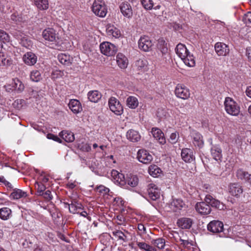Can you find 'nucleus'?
I'll use <instances>...</instances> for the list:
<instances>
[{
	"label": "nucleus",
	"instance_id": "4c0bfd02",
	"mask_svg": "<svg viewBox=\"0 0 251 251\" xmlns=\"http://www.w3.org/2000/svg\"><path fill=\"white\" fill-rule=\"evenodd\" d=\"M136 245L142 250L145 251H157L154 247L151 246L145 242L136 241Z\"/></svg>",
	"mask_w": 251,
	"mask_h": 251
},
{
	"label": "nucleus",
	"instance_id": "9b49d317",
	"mask_svg": "<svg viewBox=\"0 0 251 251\" xmlns=\"http://www.w3.org/2000/svg\"><path fill=\"white\" fill-rule=\"evenodd\" d=\"M137 159L144 164H149L153 159L152 155L146 150L141 149L137 152Z\"/></svg>",
	"mask_w": 251,
	"mask_h": 251
},
{
	"label": "nucleus",
	"instance_id": "13d9d810",
	"mask_svg": "<svg viewBox=\"0 0 251 251\" xmlns=\"http://www.w3.org/2000/svg\"><path fill=\"white\" fill-rule=\"evenodd\" d=\"M0 182L8 188H11L12 187L11 183L7 181L3 176H0Z\"/></svg>",
	"mask_w": 251,
	"mask_h": 251
},
{
	"label": "nucleus",
	"instance_id": "0eeeda50",
	"mask_svg": "<svg viewBox=\"0 0 251 251\" xmlns=\"http://www.w3.org/2000/svg\"><path fill=\"white\" fill-rule=\"evenodd\" d=\"M175 93L177 98L183 100H187L190 96L189 89L183 84L176 85L175 89Z\"/></svg>",
	"mask_w": 251,
	"mask_h": 251
},
{
	"label": "nucleus",
	"instance_id": "4be33fe9",
	"mask_svg": "<svg viewBox=\"0 0 251 251\" xmlns=\"http://www.w3.org/2000/svg\"><path fill=\"white\" fill-rule=\"evenodd\" d=\"M106 33L110 37L118 38L121 36L120 30L112 25H108L106 27Z\"/></svg>",
	"mask_w": 251,
	"mask_h": 251
},
{
	"label": "nucleus",
	"instance_id": "37998d69",
	"mask_svg": "<svg viewBox=\"0 0 251 251\" xmlns=\"http://www.w3.org/2000/svg\"><path fill=\"white\" fill-rule=\"evenodd\" d=\"M12 87L16 90L22 91L24 89V85L18 78L13 79Z\"/></svg>",
	"mask_w": 251,
	"mask_h": 251
},
{
	"label": "nucleus",
	"instance_id": "79ce46f5",
	"mask_svg": "<svg viewBox=\"0 0 251 251\" xmlns=\"http://www.w3.org/2000/svg\"><path fill=\"white\" fill-rule=\"evenodd\" d=\"M26 196V193L23 191L21 189H15L11 195L10 197L13 199H19Z\"/></svg>",
	"mask_w": 251,
	"mask_h": 251
},
{
	"label": "nucleus",
	"instance_id": "f8f14e48",
	"mask_svg": "<svg viewBox=\"0 0 251 251\" xmlns=\"http://www.w3.org/2000/svg\"><path fill=\"white\" fill-rule=\"evenodd\" d=\"M13 35L18 39L21 40L20 43L22 46L26 49H30L33 46L32 42L30 41L27 37L25 36L23 34V36L21 34L20 31H16L13 33Z\"/></svg>",
	"mask_w": 251,
	"mask_h": 251
},
{
	"label": "nucleus",
	"instance_id": "473e14b6",
	"mask_svg": "<svg viewBox=\"0 0 251 251\" xmlns=\"http://www.w3.org/2000/svg\"><path fill=\"white\" fill-rule=\"evenodd\" d=\"M148 172L151 176L154 177L159 176L162 174L161 169L156 165H151L150 166Z\"/></svg>",
	"mask_w": 251,
	"mask_h": 251
},
{
	"label": "nucleus",
	"instance_id": "a18cd8bd",
	"mask_svg": "<svg viewBox=\"0 0 251 251\" xmlns=\"http://www.w3.org/2000/svg\"><path fill=\"white\" fill-rule=\"evenodd\" d=\"M30 79L35 82H38L40 81L41 78V74L38 70H33L30 73Z\"/></svg>",
	"mask_w": 251,
	"mask_h": 251
},
{
	"label": "nucleus",
	"instance_id": "2eb2a0df",
	"mask_svg": "<svg viewBox=\"0 0 251 251\" xmlns=\"http://www.w3.org/2000/svg\"><path fill=\"white\" fill-rule=\"evenodd\" d=\"M191 136L193 139V143L195 147L201 148L203 147L204 142L202 135L196 131H193L191 133Z\"/></svg>",
	"mask_w": 251,
	"mask_h": 251
},
{
	"label": "nucleus",
	"instance_id": "dca6fc26",
	"mask_svg": "<svg viewBox=\"0 0 251 251\" xmlns=\"http://www.w3.org/2000/svg\"><path fill=\"white\" fill-rule=\"evenodd\" d=\"M121 13L125 17L130 18L132 16V9L131 5L127 2H123L120 5Z\"/></svg>",
	"mask_w": 251,
	"mask_h": 251
},
{
	"label": "nucleus",
	"instance_id": "f03ea898",
	"mask_svg": "<svg viewBox=\"0 0 251 251\" xmlns=\"http://www.w3.org/2000/svg\"><path fill=\"white\" fill-rule=\"evenodd\" d=\"M224 104L225 110L228 114L233 116L239 115L240 112V107L232 98L226 97Z\"/></svg>",
	"mask_w": 251,
	"mask_h": 251
},
{
	"label": "nucleus",
	"instance_id": "58836bf2",
	"mask_svg": "<svg viewBox=\"0 0 251 251\" xmlns=\"http://www.w3.org/2000/svg\"><path fill=\"white\" fill-rule=\"evenodd\" d=\"M11 214V210L8 207H3L0 209V218L3 220L8 219Z\"/></svg>",
	"mask_w": 251,
	"mask_h": 251
},
{
	"label": "nucleus",
	"instance_id": "5701e85b",
	"mask_svg": "<svg viewBox=\"0 0 251 251\" xmlns=\"http://www.w3.org/2000/svg\"><path fill=\"white\" fill-rule=\"evenodd\" d=\"M151 133L153 137L158 141L160 144H164L166 143V139L162 131L156 127L152 128Z\"/></svg>",
	"mask_w": 251,
	"mask_h": 251
},
{
	"label": "nucleus",
	"instance_id": "bb28decb",
	"mask_svg": "<svg viewBox=\"0 0 251 251\" xmlns=\"http://www.w3.org/2000/svg\"><path fill=\"white\" fill-rule=\"evenodd\" d=\"M126 104L130 109H135L139 105L138 99L135 96H130L126 99Z\"/></svg>",
	"mask_w": 251,
	"mask_h": 251
},
{
	"label": "nucleus",
	"instance_id": "3c124183",
	"mask_svg": "<svg viewBox=\"0 0 251 251\" xmlns=\"http://www.w3.org/2000/svg\"><path fill=\"white\" fill-rule=\"evenodd\" d=\"M64 75V73L63 71L55 70L53 71L51 73V78L53 80H56L62 77Z\"/></svg>",
	"mask_w": 251,
	"mask_h": 251
},
{
	"label": "nucleus",
	"instance_id": "864d4df0",
	"mask_svg": "<svg viewBox=\"0 0 251 251\" xmlns=\"http://www.w3.org/2000/svg\"><path fill=\"white\" fill-rule=\"evenodd\" d=\"M0 41L3 43L8 42L10 37L4 31L0 29Z\"/></svg>",
	"mask_w": 251,
	"mask_h": 251
},
{
	"label": "nucleus",
	"instance_id": "49530a36",
	"mask_svg": "<svg viewBox=\"0 0 251 251\" xmlns=\"http://www.w3.org/2000/svg\"><path fill=\"white\" fill-rule=\"evenodd\" d=\"M158 48L163 55L166 54L168 51L167 43L164 40L159 41Z\"/></svg>",
	"mask_w": 251,
	"mask_h": 251
},
{
	"label": "nucleus",
	"instance_id": "f704fd0d",
	"mask_svg": "<svg viewBox=\"0 0 251 251\" xmlns=\"http://www.w3.org/2000/svg\"><path fill=\"white\" fill-rule=\"evenodd\" d=\"M204 200L206 203L211 205L212 207L218 208L220 207V201L213 198L211 195H206L205 197Z\"/></svg>",
	"mask_w": 251,
	"mask_h": 251
},
{
	"label": "nucleus",
	"instance_id": "bf43d9fd",
	"mask_svg": "<svg viewBox=\"0 0 251 251\" xmlns=\"http://www.w3.org/2000/svg\"><path fill=\"white\" fill-rule=\"evenodd\" d=\"M11 20L16 22V23H19V22H21L22 21V18L20 17L19 15L16 13H14L13 14H12L11 15Z\"/></svg>",
	"mask_w": 251,
	"mask_h": 251
},
{
	"label": "nucleus",
	"instance_id": "052dcab7",
	"mask_svg": "<svg viewBox=\"0 0 251 251\" xmlns=\"http://www.w3.org/2000/svg\"><path fill=\"white\" fill-rule=\"evenodd\" d=\"M228 192L233 196L237 197L242 193V189H228Z\"/></svg>",
	"mask_w": 251,
	"mask_h": 251
},
{
	"label": "nucleus",
	"instance_id": "774afa93",
	"mask_svg": "<svg viewBox=\"0 0 251 251\" xmlns=\"http://www.w3.org/2000/svg\"><path fill=\"white\" fill-rule=\"evenodd\" d=\"M247 53L248 58L251 61V50L250 49L247 50Z\"/></svg>",
	"mask_w": 251,
	"mask_h": 251
},
{
	"label": "nucleus",
	"instance_id": "603ef678",
	"mask_svg": "<svg viewBox=\"0 0 251 251\" xmlns=\"http://www.w3.org/2000/svg\"><path fill=\"white\" fill-rule=\"evenodd\" d=\"M113 234L119 240H123L124 242L126 241V237L124 233L120 230H116L113 232Z\"/></svg>",
	"mask_w": 251,
	"mask_h": 251
},
{
	"label": "nucleus",
	"instance_id": "393cba45",
	"mask_svg": "<svg viewBox=\"0 0 251 251\" xmlns=\"http://www.w3.org/2000/svg\"><path fill=\"white\" fill-rule=\"evenodd\" d=\"M211 153L213 158L216 161L222 158V150L219 146L214 145L211 149Z\"/></svg>",
	"mask_w": 251,
	"mask_h": 251
},
{
	"label": "nucleus",
	"instance_id": "2f4dec72",
	"mask_svg": "<svg viewBox=\"0 0 251 251\" xmlns=\"http://www.w3.org/2000/svg\"><path fill=\"white\" fill-rule=\"evenodd\" d=\"M147 191V194L145 198L148 197L152 201H156L160 197V193L157 190L158 189H146Z\"/></svg>",
	"mask_w": 251,
	"mask_h": 251
},
{
	"label": "nucleus",
	"instance_id": "c9c22d12",
	"mask_svg": "<svg viewBox=\"0 0 251 251\" xmlns=\"http://www.w3.org/2000/svg\"><path fill=\"white\" fill-rule=\"evenodd\" d=\"M184 205L183 201L180 199L173 200L171 203V208L174 211L180 210Z\"/></svg>",
	"mask_w": 251,
	"mask_h": 251
},
{
	"label": "nucleus",
	"instance_id": "1a4fd4ad",
	"mask_svg": "<svg viewBox=\"0 0 251 251\" xmlns=\"http://www.w3.org/2000/svg\"><path fill=\"white\" fill-rule=\"evenodd\" d=\"M207 230L213 233H218L223 231L224 224L218 220L211 221L207 226Z\"/></svg>",
	"mask_w": 251,
	"mask_h": 251
},
{
	"label": "nucleus",
	"instance_id": "5fc2aeb1",
	"mask_svg": "<svg viewBox=\"0 0 251 251\" xmlns=\"http://www.w3.org/2000/svg\"><path fill=\"white\" fill-rule=\"evenodd\" d=\"M78 148L83 151H89L91 150L90 146L87 143H82L78 145Z\"/></svg>",
	"mask_w": 251,
	"mask_h": 251
},
{
	"label": "nucleus",
	"instance_id": "680f3d73",
	"mask_svg": "<svg viewBox=\"0 0 251 251\" xmlns=\"http://www.w3.org/2000/svg\"><path fill=\"white\" fill-rule=\"evenodd\" d=\"M47 137L48 139H52L54 141H55L59 142V143L61 142V139L59 137H58V136H57L56 135H55L53 134H51V133L48 134Z\"/></svg>",
	"mask_w": 251,
	"mask_h": 251
},
{
	"label": "nucleus",
	"instance_id": "c85d7f7f",
	"mask_svg": "<svg viewBox=\"0 0 251 251\" xmlns=\"http://www.w3.org/2000/svg\"><path fill=\"white\" fill-rule=\"evenodd\" d=\"M87 96L89 100L93 102H97L101 98V94L97 90L89 92Z\"/></svg>",
	"mask_w": 251,
	"mask_h": 251
},
{
	"label": "nucleus",
	"instance_id": "39448f33",
	"mask_svg": "<svg viewBox=\"0 0 251 251\" xmlns=\"http://www.w3.org/2000/svg\"><path fill=\"white\" fill-rule=\"evenodd\" d=\"M108 106L110 110L117 116H121L124 112L122 105L116 98L111 97L108 100Z\"/></svg>",
	"mask_w": 251,
	"mask_h": 251
},
{
	"label": "nucleus",
	"instance_id": "a878e982",
	"mask_svg": "<svg viewBox=\"0 0 251 251\" xmlns=\"http://www.w3.org/2000/svg\"><path fill=\"white\" fill-rule=\"evenodd\" d=\"M126 137L129 141L133 142H136L140 140L141 135L137 131L130 129L126 133Z\"/></svg>",
	"mask_w": 251,
	"mask_h": 251
},
{
	"label": "nucleus",
	"instance_id": "0e129e2a",
	"mask_svg": "<svg viewBox=\"0 0 251 251\" xmlns=\"http://www.w3.org/2000/svg\"><path fill=\"white\" fill-rule=\"evenodd\" d=\"M179 240L181 242V244L183 245L184 247H188V245L190 244L189 242L187 240H183L180 238Z\"/></svg>",
	"mask_w": 251,
	"mask_h": 251
},
{
	"label": "nucleus",
	"instance_id": "f3484780",
	"mask_svg": "<svg viewBox=\"0 0 251 251\" xmlns=\"http://www.w3.org/2000/svg\"><path fill=\"white\" fill-rule=\"evenodd\" d=\"M23 60L27 65L32 66L36 63L37 57L34 53L27 52L23 55Z\"/></svg>",
	"mask_w": 251,
	"mask_h": 251
},
{
	"label": "nucleus",
	"instance_id": "aec40b11",
	"mask_svg": "<svg viewBox=\"0 0 251 251\" xmlns=\"http://www.w3.org/2000/svg\"><path fill=\"white\" fill-rule=\"evenodd\" d=\"M148 65V60L144 58L139 59L135 62V64L136 69L141 72L147 71L149 70Z\"/></svg>",
	"mask_w": 251,
	"mask_h": 251
},
{
	"label": "nucleus",
	"instance_id": "e2e57ef3",
	"mask_svg": "<svg viewBox=\"0 0 251 251\" xmlns=\"http://www.w3.org/2000/svg\"><path fill=\"white\" fill-rule=\"evenodd\" d=\"M138 229L142 234H145L146 233V228L144 225L142 224H138Z\"/></svg>",
	"mask_w": 251,
	"mask_h": 251
},
{
	"label": "nucleus",
	"instance_id": "de8ad7c7",
	"mask_svg": "<svg viewBox=\"0 0 251 251\" xmlns=\"http://www.w3.org/2000/svg\"><path fill=\"white\" fill-rule=\"evenodd\" d=\"M46 189H38L37 193L39 195H43L44 198L48 200H50L52 198V196L50 191L48 190L46 192H44Z\"/></svg>",
	"mask_w": 251,
	"mask_h": 251
},
{
	"label": "nucleus",
	"instance_id": "72a5a7b5",
	"mask_svg": "<svg viewBox=\"0 0 251 251\" xmlns=\"http://www.w3.org/2000/svg\"><path fill=\"white\" fill-rule=\"evenodd\" d=\"M59 135L67 142H72L75 140L74 134L68 131H62L59 133Z\"/></svg>",
	"mask_w": 251,
	"mask_h": 251
},
{
	"label": "nucleus",
	"instance_id": "c756f323",
	"mask_svg": "<svg viewBox=\"0 0 251 251\" xmlns=\"http://www.w3.org/2000/svg\"><path fill=\"white\" fill-rule=\"evenodd\" d=\"M59 61L63 65L69 66L72 63V59L69 55L66 53H60L57 56Z\"/></svg>",
	"mask_w": 251,
	"mask_h": 251
},
{
	"label": "nucleus",
	"instance_id": "09e8293b",
	"mask_svg": "<svg viewBox=\"0 0 251 251\" xmlns=\"http://www.w3.org/2000/svg\"><path fill=\"white\" fill-rule=\"evenodd\" d=\"M145 9L151 10L153 8L154 2L152 0H140Z\"/></svg>",
	"mask_w": 251,
	"mask_h": 251
},
{
	"label": "nucleus",
	"instance_id": "6e6552de",
	"mask_svg": "<svg viewBox=\"0 0 251 251\" xmlns=\"http://www.w3.org/2000/svg\"><path fill=\"white\" fill-rule=\"evenodd\" d=\"M112 181L119 186H124L126 184V180L124 175L116 170H112L111 172Z\"/></svg>",
	"mask_w": 251,
	"mask_h": 251
},
{
	"label": "nucleus",
	"instance_id": "338daca9",
	"mask_svg": "<svg viewBox=\"0 0 251 251\" xmlns=\"http://www.w3.org/2000/svg\"><path fill=\"white\" fill-rule=\"evenodd\" d=\"M4 9V8L3 5L0 2V15L3 13Z\"/></svg>",
	"mask_w": 251,
	"mask_h": 251
},
{
	"label": "nucleus",
	"instance_id": "cd10ccee",
	"mask_svg": "<svg viewBox=\"0 0 251 251\" xmlns=\"http://www.w3.org/2000/svg\"><path fill=\"white\" fill-rule=\"evenodd\" d=\"M126 183L131 187H136L139 183L138 177L132 174L127 175L126 176Z\"/></svg>",
	"mask_w": 251,
	"mask_h": 251
},
{
	"label": "nucleus",
	"instance_id": "c03bdc74",
	"mask_svg": "<svg viewBox=\"0 0 251 251\" xmlns=\"http://www.w3.org/2000/svg\"><path fill=\"white\" fill-rule=\"evenodd\" d=\"M69 211L71 213H76L79 212V210L81 209V205L79 203H72L70 204H67Z\"/></svg>",
	"mask_w": 251,
	"mask_h": 251
},
{
	"label": "nucleus",
	"instance_id": "7c9ffc66",
	"mask_svg": "<svg viewBox=\"0 0 251 251\" xmlns=\"http://www.w3.org/2000/svg\"><path fill=\"white\" fill-rule=\"evenodd\" d=\"M37 173H39L40 175L39 176V180L40 181V183L42 185L43 187L44 188H49L51 187V185L49 182V178L46 176L45 173L42 172L40 174L39 171L37 172Z\"/></svg>",
	"mask_w": 251,
	"mask_h": 251
},
{
	"label": "nucleus",
	"instance_id": "a211bd4d",
	"mask_svg": "<svg viewBox=\"0 0 251 251\" xmlns=\"http://www.w3.org/2000/svg\"><path fill=\"white\" fill-rule=\"evenodd\" d=\"M197 211L202 215H207L210 213L211 207L206 202L197 203L195 206Z\"/></svg>",
	"mask_w": 251,
	"mask_h": 251
},
{
	"label": "nucleus",
	"instance_id": "412c9836",
	"mask_svg": "<svg viewBox=\"0 0 251 251\" xmlns=\"http://www.w3.org/2000/svg\"><path fill=\"white\" fill-rule=\"evenodd\" d=\"M193 220L189 218L183 217L177 220L178 226L182 229H189L191 227Z\"/></svg>",
	"mask_w": 251,
	"mask_h": 251
},
{
	"label": "nucleus",
	"instance_id": "ea45409f",
	"mask_svg": "<svg viewBox=\"0 0 251 251\" xmlns=\"http://www.w3.org/2000/svg\"><path fill=\"white\" fill-rule=\"evenodd\" d=\"M34 3L40 10H46L49 7L48 0H34Z\"/></svg>",
	"mask_w": 251,
	"mask_h": 251
},
{
	"label": "nucleus",
	"instance_id": "6ab92c4d",
	"mask_svg": "<svg viewBox=\"0 0 251 251\" xmlns=\"http://www.w3.org/2000/svg\"><path fill=\"white\" fill-rule=\"evenodd\" d=\"M181 156L186 162H191L195 160L193 151L190 149L184 148L182 150Z\"/></svg>",
	"mask_w": 251,
	"mask_h": 251
},
{
	"label": "nucleus",
	"instance_id": "9d476101",
	"mask_svg": "<svg viewBox=\"0 0 251 251\" xmlns=\"http://www.w3.org/2000/svg\"><path fill=\"white\" fill-rule=\"evenodd\" d=\"M138 46L143 51H149L151 49L152 43L148 36H143L138 41Z\"/></svg>",
	"mask_w": 251,
	"mask_h": 251
},
{
	"label": "nucleus",
	"instance_id": "ddd939ff",
	"mask_svg": "<svg viewBox=\"0 0 251 251\" xmlns=\"http://www.w3.org/2000/svg\"><path fill=\"white\" fill-rule=\"evenodd\" d=\"M215 50L218 56H225L229 52L228 46L222 42H218L215 45Z\"/></svg>",
	"mask_w": 251,
	"mask_h": 251
},
{
	"label": "nucleus",
	"instance_id": "20e7f679",
	"mask_svg": "<svg viewBox=\"0 0 251 251\" xmlns=\"http://www.w3.org/2000/svg\"><path fill=\"white\" fill-rule=\"evenodd\" d=\"M94 13L100 17H104L107 12L105 4L102 0H95L92 6Z\"/></svg>",
	"mask_w": 251,
	"mask_h": 251
},
{
	"label": "nucleus",
	"instance_id": "4d7b16f0",
	"mask_svg": "<svg viewBox=\"0 0 251 251\" xmlns=\"http://www.w3.org/2000/svg\"><path fill=\"white\" fill-rule=\"evenodd\" d=\"M178 138V134L176 132L172 133L170 135L169 141L172 144H175L176 143Z\"/></svg>",
	"mask_w": 251,
	"mask_h": 251
},
{
	"label": "nucleus",
	"instance_id": "7ed1b4c3",
	"mask_svg": "<svg viewBox=\"0 0 251 251\" xmlns=\"http://www.w3.org/2000/svg\"><path fill=\"white\" fill-rule=\"evenodd\" d=\"M42 36L46 41L51 42L56 46L59 45L61 41L58 33L52 28H47L44 30Z\"/></svg>",
	"mask_w": 251,
	"mask_h": 251
},
{
	"label": "nucleus",
	"instance_id": "4468645a",
	"mask_svg": "<svg viewBox=\"0 0 251 251\" xmlns=\"http://www.w3.org/2000/svg\"><path fill=\"white\" fill-rule=\"evenodd\" d=\"M68 105L71 111L75 114H78L82 111L80 102L76 99L71 100Z\"/></svg>",
	"mask_w": 251,
	"mask_h": 251
},
{
	"label": "nucleus",
	"instance_id": "69168bd1",
	"mask_svg": "<svg viewBox=\"0 0 251 251\" xmlns=\"http://www.w3.org/2000/svg\"><path fill=\"white\" fill-rule=\"evenodd\" d=\"M246 93L248 97L251 98V86H249L247 88Z\"/></svg>",
	"mask_w": 251,
	"mask_h": 251
},
{
	"label": "nucleus",
	"instance_id": "423d86ee",
	"mask_svg": "<svg viewBox=\"0 0 251 251\" xmlns=\"http://www.w3.org/2000/svg\"><path fill=\"white\" fill-rule=\"evenodd\" d=\"M101 52L106 56H111L115 55L117 51L116 46L108 42H103L100 46Z\"/></svg>",
	"mask_w": 251,
	"mask_h": 251
},
{
	"label": "nucleus",
	"instance_id": "a19ab883",
	"mask_svg": "<svg viewBox=\"0 0 251 251\" xmlns=\"http://www.w3.org/2000/svg\"><path fill=\"white\" fill-rule=\"evenodd\" d=\"M151 243L159 249H162L165 247V240L164 238H159L156 239H152L151 241Z\"/></svg>",
	"mask_w": 251,
	"mask_h": 251
},
{
	"label": "nucleus",
	"instance_id": "6e6d98bb",
	"mask_svg": "<svg viewBox=\"0 0 251 251\" xmlns=\"http://www.w3.org/2000/svg\"><path fill=\"white\" fill-rule=\"evenodd\" d=\"M243 21L246 25L251 24V12H248L244 15Z\"/></svg>",
	"mask_w": 251,
	"mask_h": 251
},
{
	"label": "nucleus",
	"instance_id": "b1692460",
	"mask_svg": "<svg viewBox=\"0 0 251 251\" xmlns=\"http://www.w3.org/2000/svg\"><path fill=\"white\" fill-rule=\"evenodd\" d=\"M116 61L118 66L121 69L126 68L128 63L127 57L121 53L117 55Z\"/></svg>",
	"mask_w": 251,
	"mask_h": 251
},
{
	"label": "nucleus",
	"instance_id": "e433bc0d",
	"mask_svg": "<svg viewBox=\"0 0 251 251\" xmlns=\"http://www.w3.org/2000/svg\"><path fill=\"white\" fill-rule=\"evenodd\" d=\"M12 63L10 57L7 56L3 52H0V65L9 66Z\"/></svg>",
	"mask_w": 251,
	"mask_h": 251
},
{
	"label": "nucleus",
	"instance_id": "f257e3e1",
	"mask_svg": "<svg viewBox=\"0 0 251 251\" xmlns=\"http://www.w3.org/2000/svg\"><path fill=\"white\" fill-rule=\"evenodd\" d=\"M176 52L184 63L189 67L195 66L196 62L193 55L191 54L186 46L182 44H178L176 48Z\"/></svg>",
	"mask_w": 251,
	"mask_h": 251
},
{
	"label": "nucleus",
	"instance_id": "8fccbe9b",
	"mask_svg": "<svg viewBox=\"0 0 251 251\" xmlns=\"http://www.w3.org/2000/svg\"><path fill=\"white\" fill-rule=\"evenodd\" d=\"M236 175L238 178L242 180H248L250 176L248 172H246L241 169L237 171Z\"/></svg>",
	"mask_w": 251,
	"mask_h": 251
}]
</instances>
